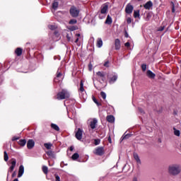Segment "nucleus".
<instances>
[{
  "label": "nucleus",
  "mask_w": 181,
  "mask_h": 181,
  "mask_svg": "<svg viewBox=\"0 0 181 181\" xmlns=\"http://www.w3.org/2000/svg\"><path fill=\"white\" fill-rule=\"evenodd\" d=\"M19 136H13V138H12V141H18V139H19Z\"/></svg>",
  "instance_id": "nucleus-48"
},
{
  "label": "nucleus",
  "mask_w": 181,
  "mask_h": 181,
  "mask_svg": "<svg viewBox=\"0 0 181 181\" xmlns=\"http://www.w3.org/2000/svg\"><path fill=\"white\" fill-rule=\"evenodd\" d=\"M35 147V141L33 139H29L27 142L28 149H33Z\"/></svg>",
  "instance_id": "nucleus-8"
},
{
  "label": "nucleus",
  "mask_w": 181,
  "mask_h": 181,
  "mask_svg": "<svg viewBox=\"0 0 181 181\" xmlns=\"http://www.w3.org/2000/svg\"><path fill=\"white\" fill-rule=\"evenodd\" d=\"M63 76V74H62V72H59V71H57V77L54 78V81L55 83H59V81H60V78Z\"/></svg>",
  "instance_id": "nucleus-16"
},
{
  "label": "nucleus",
  "mask_w": 181,
  "mask_h": 181,
  "mask_svg": "<svg viewBox=\"0 0 181 181\" xmlns=\"http://www.w3.org/2000/svg\"><path fill=\"white\" fill-rule=\"evenodd\" d=\"M124 46H125V47H129V46H131V44L127 42H126V43L124 44Z\"/></svg>",
  "instance_id": "nucleus-51"
},
{
  "label": "nucleus",
  "mask_w": 181,
  "mask_h": 181,
  "mask_svg": "<svg viewBox=\"0 0 181 181\" xmlns=\"http://www.w3.org/2000/svg\"><path fill=\"white\" fill-rule=\"evenodd\" d=\"M174 129V134L176 136H180V131L176 129V128H173Z\"/></svg>",
  "instance_id": "nucleus-31"
},
{
  "label": "nucleus",
  "mask_w": 181,
  "mask_h": 181,
  "mask_svg": "<svg viewBox=\"0 0 181 181\" xmlns=\"http://www.w3.org/2000/svg\"><path fill=\"white\" fill-rule=\"evenodd\" d=\"M139 111L141 112V114H145V112H144V110H142V108L139 107Z\"/></svg>",
  "instance_id": "nucleus-53"
},
{
  "label": "nucleus",
  "mask_w": 181,
  "mask_h": 181,
  "mask_svg": "<svg viewBox=\"0 0 181 181\" xmlns=\"http://www.w3.org/2000/svg\"><path fill=\"white\" fill-rule=\"evenodd\" d=\"M132 11H134V6H132V5H131L130 4H128L127 6H126V8H125V12L126 13H131L132 12Z\"/></svg>",
  "instance_id": "nucleus-10"
},
{
  "label": "nucleus",
  "mask_w": 181,
  "mask_h": 181,
  "mask_svg": "<svg viewBox=\"0 0 181 181\" xmlns=\"http://www.w3.org/2000/svg\"><path fill=\"white\" fill-rule=\"evenodd\" d=\"M105 23L106 25H111V23H112V18H111L110 15H107Z\"/></svg>",
  "instance_id": "nucleus-18"
},
{
  "label": "nucleus",
  "mask_w": 181,
  "mask_h": 181,
  "mask_svg": "<svg viewBox=\"0 0 181 181\" xmlns=\"http://www.w3.org/2000/svg\"><path fill=\"white\" fill-rule=\"evenodd\" d=\"M147 76L149 78H155L156 75L153 72H152L151 70H148Z\"/></svg>",
  "instance_id": "nucleus-19"
},
{
  "label": "nucleus",
  "mask_w": 181,
  "mask_h": 181,
  "mask_svg": "<svg viewBox=\"0 0 181 181\" xmlns=\"http://www.w3.org/2000/svg\"><path fill=\"white\" fill-rule=\"evenodd\" d=\"M62 37H60V33H59V31H54V36H53V40L54 42H57L60 40Z\"/></svg>",
  "instance_id": "nucleus-13"
},
{
  "label": "nucleus",
  "mask_w": 181,
  "mask_h": 181,
  "mask_svg": "<svg viewBox=\"0 0 181 181\" xmlns=\"http://www.w3.org/2000/svg\"><path fill=\"white\" fill-rule=\"evenodd\" d=\"M164 30H165V26H160V27L158 29V32H162V31H163Z\"/></svg>",
  "instance_id": "nucleus-46"
},
{
  "label": "nucleus",
  "mask_w": 181,
  "mask_h": 181,
  "mask_svg": "<svg viewBox=\"0 0 181 181\" xmlns=\"http://www.w3.org/2000/svg\"><path fill=\"white\" fill-rule=\"evenodd\" d=\"M97 124H98V120H97V119H93L92 121H90V127L91 129H95V127H97Z\"/></svg>",
  "instance_id": "nucleus-12"
},
{
  "label": "nucleus",
  "mask_w": 181,
  "mask_h": 181,
  "mask_svg": "<svg viewBox=\"0 0 181 181\" xmlns=\"http://www.w3.org/2000/svg\"><path fill=\"white\" fill-rule=\"evenodd\" d=\"M132 181H138V178L136 177H134Z\"/></svg>",
  "instance_id": "nucleus-58"
},
{
  "label": "nucleus",
  "mask_w": 181,
  "mask_h": 181,
  "mask_svg": "<svg viewBox=\"0 0 181 181\" xmlns=\"http://www.w3.org/2000/svg\"><path fill=\"white\" fill-rule=\"evenodd\" d=\"M51 128H52V129H54L55 131H60V128L59 127V126H57V124H52Z\"/></svg>",
  "instance_id": "nucleus-25"
},
{
  "label": "nucleus",
  "mask_w": 181,
  "mask_h": 181,
  "mask_svg": "<svg viewBox=\"0 0 181 181\" xmlns=\"http://www.w3.org/2000/svg\"><path fill=\"white\" fill-rule=\"evenodd\" d=\"M141 69L143 71H146V64H144L141 65Z\"/></svg>",
  "instance_id": "nucleus-41"
},
{
  "label": "nucleus",
  "mask_w": 181,
  "mask_h": 181,
  "mask_svg": "<svg viewBox=\"0 0 181 181\" xmlns=\"http://www.w3.org/2000/svg\"><path fill=\"white\" fill-rule=\"evenodd\" d=\"M168 173L173 176H176L180 173V167L177 165H171L168 167Z\"/></svg>",
  "instance_id": "nucleus-2"
},
{
  "label": "nucleus",
  "mask_w": 181,
  "mask_h": 181,
  "mask_svg": "<svg viewBox=\"0 0 181 181\" xmlns=\"http://www.w3.org/2000/svg\"><path fill=\"white\" fill-rule=\"evenodd\" d=\"M79 91H81V93L84 91V82L83 81H81Z\"/></svg>",
  "instance_id": "nucleus-26"
},
{
  "label": "nucleus",
  "mask_w": 181,
  "mask_h": 181,
  "mask_svg": "<svg viewBox=\"0 0 181 181\" xmlns=\"http://www.w3.org/2000/svg\"><path fill=\"white\" fill-rule=\"evenodd\" d=\"M49 29H50L51 30H54V29H56V26L51 25L48 26Z\"/></svg>",
  "instance_id": "nucleus-43"
},
{
  "label": "nucleus",
  "mask_w": 181,
  "mask_h": 181,
  "mask_svg": "<svg viewBox=\"0 0 181 181\" xmlns=\"http://www.w3.org/2000/svg\"><path fill=\"white\" fill-rule=\"evenodd\" d=\"M55 181H60V177L59 175H55Z\"/></svg>",
  "instance_id": "nucleus-50"
},
{
  "label": "nucleus",
  "mask_w": 181,
  "mask_h": 181,
  "mask_svg": "<svg viewBox=\"0 0 181 181\" xmlns=\"http://www.w3.org/2000/svg\"><path fill=\"white\" fill-rule=\"evenodd\" d=\"M107 16V14H103L101 12L99 13V19H104Z\"/></svg>",
  "instance_id": "nucleus-37"
},
{
  "label": "nucleus",
  "mask_w": 181,
  "mask_h": 181,
  "mask_svg": "<svg viewBox=\"0 0 181 181\" xmlns=\"http://www.w3.org/2000/svg\"><path fill=\"white\" fill-rule=\"evenodd\" d=\"M76 37H80L81 36V35H80V33H77V34H76Z\"/></svg>",
  "instance_id": "nucleus-56"
},
{
  "label": "nucleus",
  "mask_w": 181,
  "mask_h": 181,
  "mask_svg": "<svg viewBox=\"0 0 181 181\" xmlns=\"http://www.w3.org/2000/svg\"><path fill=\"white\" fill-rule=\"evenodd\" d=\"M20 146H25L26 145V139H21L18 141Z\"/></svg>",
  "instance_id": "nucleus-23"
},
{
  "label": "nucleus",
  "mask_w": 181,
  "mask_h": 181,
  "mask_svg": "<svg viewBox=\"0 0 181 181\" xmlns=\"http://www.w3.org/2000/svg\"><path fill=\"white\" fill-rule=\"evenodd\" d=\"M42 172L43 173H45V175H47V173H49V169L47 168V166L46 165L42 166Z\"/></svg>",
  "instance_id": "nucleus-28"
},
{
  "label": "nucleus",
  "mask_w": 181,
  "mask_h": 181,
  "mask_svg": "<svg viewBox=\"0 0 181 181\" xmlns=\"http://www.w3.org/2000/svg\"><path fill=\"white\" fill-rule=\"evenodd\" d=\"M100 12L102 13V14L107 15V13L108 12V4H104L101 6Z\"/></svg>",
  "instance_id": "nucleus-7"
},
{
  "label": "nucleus",
  "mask_w": 181,
  "mask_h": 181,
  "mask_svg": "<svg viewBox=\"0 0 181 181\" xmlns=\"http://www.w3.org/2000/svg\"><path fill=\"white\" fill-rule=\"evenodd\" d=\"M124 36L125 37H129V35H128V33L126 32L124 34Z\"/></svg>",
  "instance_id": "nucleus-55"
},
{
  "label": "nucleus",
  "mask_w": 181,
  "mask_h": 181,
  "mask_svg": "<svg viewBox=\"0 0 181 181\" xmlns=\"http://www.w3.org/2000/svg\"><path fill=\"white\" fill-rule=\"evenodd\" d=\"M69 25H76V23H77V20L76 19H71L69 22Z\"/></svg>",
  "instance_id": "nucleus-35"
},
{
  "label": "nucleus",
  "mask_w": 181,
  "mask_h": 181,
  "mask_svg": "<svg viewBox=\"0 0 181 181\" xmlns=\"http://www.w3.org/2000/svg\"><path fill=\"white\" fill-rule=\"evenodd\" d=\"M106 119L107 122H110V124H112L115 122V117H114L113 115H107Z\"/></svg>",
  "instance_id": "nucleus-17"
},
{
  "label": "nucleus",
  "mask_w": 181,
  "mask_h": 181,
  "mask_svg": "<svg viewBox=\"0 0 181 181\" xmlns=\"http://www.w3.org/2000/svg\"><path fill=\"white\" fill-rule=\"evenodd\" d=\"M77 28L75 26H72L71 30H76Z\"/></svg>",
  "instance_id": "nucleus-54"
},
{
  "label": "nucleus",
  "mask_w": 181,
  "mask_h": 181,
  "mask_svg": "<svg viewBox=\"0 0 181 181\" xmlns=\"http://www.w3.org/2000/svg\"><path fill=\"white\" fill-rule=\"evenodd\" d=\"M118 76L117 75H114L110 80L109 83L110 84H113V83H115V81L117 80Z\"/></svg>",
  "instance_id": "nucleus-22"
},
{
  "label": "nucleus",
  "mask_w": 181,
  "mask_h": 181,
  "mask_svg": "<svg viewBox=\"0 0 181 181\" xmlns=\"http://www.w3.org/2000/svg\"><path fill=\"white\" fill-rule=\"evenodd\" d=\"M105 67H110V61H107L104 64Z\"/></svg>",
  "instance_id": "nucleus-44"
},
{
  "label": "nucleus",
  "mask_w": 181,
  "mask_h": 181,
  "mask_svg": "<svg viewBox=\"0 0 181 181\" xmlns=\"http://www.w3.org/2000/svg\"><path fill=\"white\" fill-rule=\"evenodd\" d=\"M88 23H93L94 22H95V19H94L93 17H92L90 20H88Z\"/></svg>",
  "instance_id": "nucleus-42"
},
{
  "label": "nucleus",
  "mask_w": 181,
  "mask_h": 181,
  "mask_svg": "<svg viewBox=\"0 0 181 181\" xmlns=\"http://www.w3.org/2000/svg\"><path fill=\"white\" fill-rule=\"evenodd\" d=\"M89 67H91L90 65H89Z\"/></svg>",
  "instance_id": "nucleus-62"
},
{
  "label": "nucleus",
  "mask_w": 181,
  "mask_h": 181,
  "mask_svg": "<svg viewBox=\"0 0 181 181\" xmlns=\"http://www.w3.org/2000/svg\"><path fill=\"white\" fill-rule=\"evenodd\" d=\"M79 158H80V155H78V153H74L72 156L73 160H76L78 159Z\"/></svg>",
  "instance_id": "nucleus-30"
},
{
  "label": "nucleus",
  "mask_w": 181,
  "mask_h": 181,
  "mask_svg": "<svg viewBox=\"0 0 181 181\" xmlns=\"http://www.w3.org/2000/svg\"><path fill=\"white\" fill-rule=\"evenodd\" d=\"M100 95L102 98H103V100H105V98H107V94H105V92H100Z\"/></svg>",
  "instance_id": "nucleus-38"
},
{
  "label": "nucleus",
  "mask_w": 181,
  "mask_h": 181,
  "mask_svg": "<svg viewBox=\"0 0 181 181\" xmlns=\"http://www.w3.org/2000/svg\"><path fill=\"white\" fill-rule=\"evenodd\" d=\"M89 67H91L90 65H89Z\"/></svg>",
  "instance_id": "nucleus-63"
},
{
  "label": "nucleus",
  "mask_w": 181,
  "mask_h": 181,
  "mask_svg": "<svg viewBox=\"0 0 181 181\" xmlns=\"http://www.w3.org/2000/svg\"><path fill=\"white\" fill-rule=\"evenodd\" d=\"M56 100H62L70 98V93L66 89H62V91L59 92L55 97Z\"/></svg>",
  "instance_id": "nucleus-1"
},
{
  "label": "nucleus",
  "mask_w": 181,
  "mask_h": 181,
  "mask_svg": "<svg viewBox=\"0 0 181 181\" xmlns=\"http://www.w3.org/2000/svg\"><path fill=\"white\" fill-rule=\"evenodd\" d=\"M115 45L116 50H119V49H121V41L119 40V39H116L115 40Z\"/></svg>",
  "instance_id": "nucleus-15"
},
{
  "label": "nucleus",
  "mask_w": 181,
  "mask_h": 181,
  "mask_svg": "<svg viewBox=\"0 0 181 181\" xmlns=\"http://www.w3.org/2000/svg\"><path fill=\"white\" fill-rule=\"evenodd\" d=\"M11 177H16V171H14V172L12 173Z\"/></svg>",
  "instance_id": "nucleus-52"
},
{
  "label": "nucleus",
  "mask_w": 181,
  "mask_h": 181,
  "mask_svg": "<svg viewBox=\"0 0 181 181\" xmlns=\"http://www.w3.org/2000/svg\"><path fill=\"white\" fill-rule=\"evenodd\" d=\"M4 160L5 162H8V160H9V156H8V153H6V151H4Z\"/></svg>",
  "instance_id": "nucleus-32"
},
{
  "label": "nucleus",
  "mask_w": 181,
  "mask_h": 181,
  "mask_svg": "<svg viewBox=\"0 0 181 181\" xmlns=\"http://www.w3.org/2000/svg\"><path fill=\"white\" fill-rule=\"evenodd\" d=\"M126 21H127V23L128 25H130V23H132V18H131V17H128V18L126 19Z\"/></svg>",
  "instance_id": "nucleus-39"
},
{
  "label": "nucleus",
  "mask_w": 181,
  "mask_h": 181,
  "mask_svg": "<svg viewBox=\"0 0 181 181\" xmlns=\"http://www.w3.org/2000/svg\"><path fill=\"white\" fill-rule=\"evenodd\" d=\"M172 12L173 13H175V12H176V11L175 10V4H173V2H172Z\"/></svg>",
  "instance_id": "nucleus-45"
},
{
  "label": "nucleus",
  "mask_w": 181,
  "mask_h": 181,
  "mask_svg": "<svg viewBox=\"0 0 181 181\" xmlns=\"http://www.w3.org/2000/svg\"><path fill=\"white\" fill-rule=\"evenodd\" d=\"M97 47H103V40L101 38L98 39Z\"/></svg>",
  "instance_id": "nucleus-24"
},
{
  "label": "nucleus",
  "mask_w": 181,
  "mask_h": 181,
  "mask_svg": "<svg viewBox=\"0 0 181 181\" xmlns=\"http://www.w3.org/2000/svg\"><path fill=\"white\" fill-rule=\"evenodd\" d=\"M78 38H76V40H75V43H77L78 42Z\"/></svg>",
  "instance_id": "nucleus-59"
},
{
  "label": "nucleus",
  "mask_w": 181,
  "mask_h": 181,
  "mask_svg": "<svg viewBox=\"0 0 181 181\" xmlns=\"http://www.w3.org/2000/svg\"><path fill=\"white\" fill-rule=\"evenodd\" d=\"M83 129L78 128L77 132H76L75 136L78 141H81L83 139Z\"/></svg>",
  "instance_id": "nucleus-5"
},
{
  "label": "nucleus",
  "mask_w": 181,
  "mask_h": 181,
  "mask_svg": "<svg viewBox=\"0 0 181 181\" xmlns=\"http://www.w3.org/2000/svg\"><path fill=\"white\" fill-rule=\"evenodd\" d=\"M152 6H153V3H152L151 1H147L144 5V9H147L149 11V9H151V8H152Z\"/></svg>",
  "instance_id": "nucleus-14"
},
{
  "label": "nucleus",
  "mask_w": 181,
  "mask_h": 181,
  "mask_svg": "<svg viewBox=\"0 0 181 181\" xmlns=\"http://www.w3.org/2000/svg\"><path fill=\"white\" fill-rule=\"evenodd\" d=\"M52 8H53V9H54V11H56V9H57V8H59V2L54 1V3L52 4Z\"/></svg>",
  "instance_id": "nucleus-29"
},
{
  "label": "nucleus",
  "mask_w": 181,
  "mask_h": 181,
  "mask_svg": "<svg viewBox=\"0 0 181 181\" xmlns=\"http://www.w3.org/2000/svg\"><path fill=\"white\" fill-rule=\"evenodd\" d=\"M66 37L68 42H71V37H72L71 34L66 33Z\"/></svg>",
  "instance_id": "nucleus-33"
},
{
  "label": "nucleus",
  "mask_w": 181,
  "mask_h": 181,
  "mask_svg": "<svg viewBox=\"0 0 181 181\" xmlns=\"http://www.w3.org/2000/svg\"><path fill=\"white\" fill-rule=\"evenodd\" d=\"M23 173H25V167L21 165L18 169V177H22V176H23Z\"/></svg>",
  "instance_id": "nucleus-9"
},
{
  "label": "nucleus",
  "mask_w": 181,
  "mask_h": 181,
  "mask_svg": "<svg viewBox=\"0 0 181 181\" xmlns=\"http://www.w3.org/2000/svg\"><path fill=\"white\" fill-rule=\"evenodd\" d=\"M44 146L46 148V149H52V146H53V144L51 143H45L44 144Z\"/></svg>",
  "instance_id": "nucleus-27"
},
{
  "label": "nucleus",
  "mask_w": 181,
  "mask_h": 181,
  "mask_svg": "<svg viewBox=\"0 0 181 181\" xmlns=\"http://www.w3.org/2000/svg\"><path fill=\"white\" fill-rule=\"evenodd\" d=\"M70 15L72 16V18H77L78 16V14L80 13V10L77 9V8L73 6L70 8Z\"/></svg>",
  "instance_id": "nucleus-4"
},
{
  "label": "nucleus",
  "mask_w": 181,
  "mask_h": 181,
  "mask_svg": "<svg viewBox=\"0 0 181 181\" xmlns=\"http://www.w3.org/2000/svg\"><path fill=\"white\" fill-rule=\"evenodd\" d=\"M69 150H70L71 151H73L74 150V147L71 146L70 148H69Z\"/></svg>",
  "instance_id": "nucleus-57"
},
{
  "label": "nucleus",
  "mask_w": 181,
  "mask_h": 181,
  "mask_svg": "<svg viewBox=\"0 0 181 181\" xmlns=\"http://www.w3.org/2000/svg\"><path fill=\"white\" fill-rule=\"evenodd\" d=\"M95 155L103 156L104 155V147H98L94 152Z\"/></svg>",
  "instance_id": "nucleus-6"
},
{
  "label": "nucleus",
  "mask_w": 181,
  "mask_h": 181,
  "mask_svg": "<svg viewBox=\"0 0 181 181\" xmlns=\"http://www.w3.org/2000/svg\"><path fill=\"white\" fill-rule=\"evenodd\" d=\"M128 138H129V134H126L121 138V141H124V139H128Z\"/></svg>",
  "instance_id": "nucleus-40"
},
{
  "label": "nucleus",
  "mask_w": 181,
  "mask_h": 181,
  "mask_svg": "<svg viewBox=\"0 0 181 181\" xmlns=\"http://www.w3.org/2000/svg\"><path fill=\"white\" fill-rule=\"evenodd\" d=\"M96 75L98 76V78L101 80L102 81H104L105 80V73L98 71L96 73Z\"/></svg>",
  "instance_id": "nucleus-11"
},
{
  "label": "nucleus",
  "mask_w": 181,
  "mask_h": 181,
  "mask_svg": "<svg viewBox=\"0 0 181 181\" xmlns=\"http://www.w3.org/2000/svg\"><path fill=\"white\" fill-rule=\"evenodd\" d=\"M47 155H48V156H52L53 155V151H49L47 152Z\"/></svg>",
  "instance_id": "nucleus-47"
},
{
  "label": "nucleus",
  "mask_w": 181,
  "mask_h": 181,
  "mask_svg": "<svg viewBox=\"0 0 181 181\" xmlns=\"http://www.w3.org/2000/svg\"><path fill=\"white\" fill-rule=\"evenodd\" d=\"M100 144H101V140L98 139L94 140V145L97 146L100 145Z\"/></svg>",
  "instance_id": "nucleus-36"
},
{
  "label": "nucleus",
  "mask_w": 181,
  "mask_h": 181,
  "mask_svg": "<svg viewBox=\"0 0 181 181\" xmlns=\"http://www.w3.org/2000/svg\"><path fill=\"white\" fill-rule=\"evenodd\" d=\"M134 18H139V10L134 11Z\"/></svg>",
  "instance_id": "nucleus-34"
},
{
  "label": "nucleus",
  "mask_w": 181,
  "mask_h": 181,
  "mask_svg": "<svg viewBox=\"0 0 181 181\" xmlns=\"http://www.w3.org/2000/svg\"><path fill=\"white\" fill-rule=\"evenodd\" d=\"M86 18H90V16L88 15V16H86Z\"/></svg>",
  "instance_id": "nucleus-61"
},
{
  "label": "nucleus",
  "mask_w": 181,
  "mask_h": 181,
  "mask_svg": "<svg viewBox=\"0 0 181 181\" xmlns=\"http://www.w3.org/2000/svg\"><path fill=\"white\" fill-rule=\"evenodd\" d=\"M134 158L135 159V160L137 163V165H141V159L139 158V156H138L137 153H134Z\"/></svg>",
  "instance_id": "nucleus-20"
},
{
  "label": "nucleus",
  "mask_w": 181,
  "mask_h": 181,
  "mask_svg": "<svg viewBox=\"0 0 181 181\" xmlns=\"http://www.w3.org/2000/svg\"><path fill=\"white\" fill-rule=\"evenodd\" d=\"M15 53H16V56H18V57L22 56V48L18 47V48L16 49Z\"/></svg>",
  "instance_id": "nucleus-21"
},
{
  "label": "nucleus",
  "mask_w": 181,
  "mask_h": 181,
  "mask_svg": "<svg viewBox=\"0 0 181 181\" xmlns=\"http://www.w3.org/2000/svg\"><path fill=\"white\" fill-rule=\"evenodd\" d=\"M108 141H109V142H111V137L108 138Z\"/></svg>",
  "instance_id": "nucleus-60"
},
{
  "label": "nucleus",
  "mask_w": 181,
  "mask_h": 181,
  "mask_svg": "<svg viewBox=\"0 0 181 181\" xmlns=\"http://www.w3.org/2000/svg\"><path fill=\"white\" fill-rule=\"evenodd\" d=\"M93 100L95 104H97V105H98V101H97V99L95 97L93 98Z\"/></svg>",
  "instance_id": "nucleus-49"
},
{
  "label": "nucleus",
  "mask_w": 181,
  "mask_h": 181,
  "mask_svg": "<svg viewBox=\"0 0 181 181\" xmlns=\"http://www.w3.org/2000/svg\"><path fill=\"white\" fill-rule=\"evenodd\" d=\"M11 165L9 167V168L8 170L7 179H8V177H9V173H12L16 166V159L12 158L11 160Z\"/></svg>",
  "instance_id": "nucleus-3"
}]
</instances>
